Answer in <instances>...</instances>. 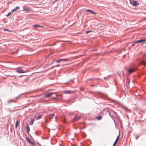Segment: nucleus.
Returning <instances> with one entry per match:
<instances>
[{"mask_svg": "<svg viewBox=\"0 0 146 146\" xmlns=\"http://www.w3.org/2000/svg\"><path fill=\"white\" fill-rule=\"evenodd\" d=\"M16 71L17 72L19 73H25L26 72L20 68H17Z\"/></svg>", "mask_w": 146, "mask_h": 146, "instance_id": "f257e3e1", "label": "nucleus"}, {"mask_svg": "<svg viewBox=\"0 0 146 146\" xmlns=\"http://www.w3.org/2000/svg\"><path fill=\"white\" fill-rule=\"evenodd\" d=\"M146 41V39H141L135 42V43H144Z\"/></svg>", "mask_w": 146, "mask_h": 146, "instance_id": "f03ea898", "label": "nucleus"}, {"mask_svg": "<svg viewBox=\"0 0 146 146\" xmlns=\"http://www.w3.org/2000/svg\"><path fill=\"white\" fill-rule=\"evenodd\" d=\"M58 93V92H54V93H49L46 95H45L44 97H50L51 96V95L52 94H56V93Z\"/></svg>", "mask_w": 146, "mask_h": 146, "instance_id": "7ed1b4c3", "label": "nucleus"}, {"mask_svg": "<svg viewBox=\"0 0 146 146\" xmlns=\"http://www.w3.org/2000/svg\"><path fill=\"white\" fill-rule=\"evenodd\" d=\"M119 135H118V136L117 137L116 139V140L115 141V142H114V143H113V146H115L116 143L117 142V141H118L119 140Z\"/></svg>", "mask_w": 146, "mask_h": 146, "instance_id": "20e7f679", "label": "nucleus"}, {"mask_svg": "<svg viewBox=\"0 0 146 146\" xmlns=\"http://www.w3.org/2000/svg\"><path fill=\"white\" fill-rule=\"evenodd\" d=\"M23 9L24 11H29L30 10L29 8L26 6L23 7Z\"/></svg>", "mask_w": 146, "mask_h": 146, "instance_id": "39448f33", "label": "nucleus"}, {"mask_svg": "<svg viewBox=\"0 0 146 146\" xmlns=\"http://www.w3.org/2000/svg\"><path fill=\"white\" fill-rule=\"evenodd\" d=\"M80 117V116H78L77 117L76 116L73 119V121H77L78 119H79Z\"/></svg>", "mask_w": 146, "mask_h": 146, "instance_id": "423d86ee", "label": "nucleus"}, {"mask_svg": "<svg viewBox=\"0 0 146 146\" xmlns=\"http://www.w3.org/2000/svg\"><path fill=\"white\" fill-rule=\"evenodd\" d=\"M135 71V70L132 69H130L129 70L128 72L129 74H131Z\"/></svg>", "mask_w": 146, "mask_h": 146, "instance_id": "0eeeda50", "label": "nucleus"}, {"mask_svg": "<svg viewBox=\"0 0 146 146\" xmlns=\"http://www.w3.org/2000/svg\"><path fill=\"white\" fill-rule=\"evenodd\" d=\"M67 60H68V59H60V60H58L56 62H57L59 63L62 60L66 61H67Z\"/></svg>", "mask_w": 146, "mask_h": 146, "instance_id": "6e6552de", "label": "nucleus"}, {"mask_svg": "<svg viewBox=\"0 0 146 146\" xmlns=\"http://www.w3.org/2000/svg\"><path fill=\"white\" fill-rule=\"evenodd\" d=\"M85 11L86 12H90L92 13V14H96V13L94 12H93L92 11H91L90 10L87 9V10H86Z\"/></svg>", "mask_w": 146, "mask_h": 146, "instance_id": "1a4fd4ad", "label": "nucleus"}, {"mask_svg": "<svg viewBox=\"0 0 146 146\" xmlns=\"http://www.w3.org/2000/svg\"><path fill=\"white\" fill-rule=\"evenodd\" d=\"M19 122H20V121L19 120H17L16 121V124H15V127L16 128L17 127L18 125L19 124Z\"/></svg>", "mask_w": 146, "mask_h": 146, "instance_id": "9d476101", "label": "nucleus"}, {"mask_svg": "<svg viewBox=\"0 0 146 146\" xmlns=\"http://www.w3.org/2000/svg\"><path fill=\"white\" fill-rule=\"evenodd\" d=\"M30 130V128L29 127V126L28 124L27 125V133H29V132Z\"/></svg>", "mask_w": 146, "mask_h": 146, "instance_id": "9b49d317", "label": "nucleus"}, {"mask_svg": "<svg viewBox=\"0 0 146 146\" xmlns=\"http://www.w3.org/2000/svg\"><path fill=\"white\" fill-rule=\"evenodd\" d=\"M102 118V117L100 115L98 116L96 118L98 120H100Z\"/></svg>", "mask_w": 146, "mask_h": 146, "instance_id": "f8f14e48", "label": "nucleus"}, {"mask_svg": "<svg viewBox=\"0 0 146 146\" xmlns=\"http://www.w3.org/2000/svg\"><path fill=\"white\" fill-rule=\"evenodd\" d=\"M33 26L34 27H41L42 28V26H40V25H34Z\"/></svg>", "mask_w": 146, "mask_h": 146, "instance_id": "ddd939ff", "label": "nucleus"}, {"mask_svg": "<svg viewBox=\"0 0 146 146\" xmlns=\"http://www.w3.org/2000/svg\"><path fill=\"white\" fill-rule=\"evenodd\" d=\"M27 140L30 143H31V144H32L33 145H34V143L33 142L30 141L29 139V138H27Z\"/></svg>", "mask_w": 146, "mask_h": 146, "instance_id": "4468645a", "label": "nucleus"}, {"mask_svg": "<svg viewBox=\"0 0 146 146\" xmlns=\"http://www.w3.org/2000/svg\"><path fill=\"white\" fill-rule=\"evenodd\" d=\"M54 113H52V114H51L50 115H49L50 116V119H52V117L54 116Z\"/></svg>", "mask_w": 146, "mask_h": 146, "instance_id": "2eb2a0df", "label": "nucleus"}, {"mask_svg": "<svg viewBox=\"0 0 146 146\" xmlns=\"http://www.w3.org/2000/svg\"><path fill=\"white\" fill-rule=\"evenodd\" d=\"M65 93L66 94H70L71 93V92L70 91H65Z\"/></svg>", "mask_w": 146, "mask_h": 146, "instance_id": "dca6fc26", "label": "nucleus"}, {"mask_svg": "<svg viewBox=\"0 0 146 146\" xmlns=\"http://www.w3.org/2000/svg\"><path fill=\"white\" fill-rule=\"evenodd\" d=\"M133 4L134 5L136 6L137 5V3L136 1H133Z\"/></svg>", "mask_w": 146, "mask_h": 146, "instance_id": "f3484780", "label": "nucleus"}, {"mask_svg": "<svg viewBox=\"0 0 146 146\" xmlns=\"http://www.w3.org/2000/svg\"><path fill=\"white\" fill-rule=\"evenodd\" d=\"M11 12H9V13H8V14H7V15H6V16H7V17H8L9 16L11 15Z\"/></svg>", "mask_w": 146, "mask_h": 146, "instance_id": "a211bd4d", "label": "nucleus"}, {"mask_svg": "<svg viewBox=\"0 0 146 146\" xmlns=\"http://www.w3.org/2000/svg\"><path fill=\"white\" fill-rule=\"evenodd\" d=\"M90 32H92V31H87L85 33L86 34H88L89 33H90Z\"/></svg>", "mask_w": 146, "mask_h": 146, "instance_id": "6ab92c4d", "label": "nucleus"}, {"mask_svg": "<svg viewBox=\"0 0 146 146\" xmlns=\"http://www.w3.org/2000/svg\"><path fill=\"white\" fill-rule=\"evenodd\" d=\"M142 63L144 65L146 64V61H143Z\"/></svg>", "mask_w": 146, "mask_h": 146, "instance_id": "aec40b11", "label": "nucleus"}, {"mask_svg": "<svg viewBox=\"0 0 146 146\" xmlns=\"http://www.w3.org/2000/svg\"><path fill=\"white\" fill-rule=\"evenodd\" d=\"M41 117H42V115L38 116L37 118V119H40L41 118Z\"/></svg>", "mask_w": 146, "mask_h": 146, "instance_id": "412c9836", "label": "nucleus"}, {"mask_svg": "<svg viewBox=\"0 0 146 146\" xmlns=\"http://www.w3.org/2000/svg\"><path fill=\"white\" fill-rule=\"evenodd\" d=\"M16 11V9H14L13 10H12L11 11V12L12 13H13L14 12V11Z\"/></svg>", "mask_w": 146, "mask_h": 146, "instance_id": "4be33fe9", "label": "nucleus"}, {"mask_svg": "<svg viewBox=\"0 0 146 146\" xmlns=\"http://www.w3.org/2000/svg\"><path fill=\"white\" fill-rule=\"evenodd\" d=\"M19 9V7L17 6L16 7L15 9L17 10V9Z\"/></svg>", "mask_w": 146, "mask_h": 146, "instance_id": "5701e85b", "label": "nucleus"}, {"mask_svg": "<svg viewBox=\"0 0 146 146\" xmlns=\"http://www.w3.org/2000/svg\"><path fill=\"white\" fill-rule=\"evenodd\" d=\"M32 123L30 124V125H31L33 124V123L34 120L32 119Z\"/></svg>", "mask_w": 146, "mask_h": 146, "instance_id": "b1692460", "label": "nucleus"}, {"mask_svg": "<svg viewBox=\"0 0 146 146\" xmlns=\"http://www.w3.org/2000/svg\"><path fill=\"white\" fill-rule=\"evenodd\" d=\"M4 30L5 31H9V30L8 29H5Z\"/></svg>", "mask_w": 146, "mask_h": 146, "instance_id": "393cba45", "label": "nucleus"}, {"mask_svg": "<svg viewBox=\"0 0 146 146\" xmlns=\"http://www.w3.org/2000/svg\"><path fill=\"white\" fill-rule=\"evenodd\" d=\"M56 66H59V65H56Z\"/></svg>", "mask_w": 146, "mask_h": 146, "instance_id": "a878e982", "label": "nucleus"}, {"mask_svg": "<svg viewBox=\"0 0 146 146\" xmlns=\"http://www.w3.org/2000/svg\"><path fill=\"white\" fill-rule=\"evenodd\" d=\"M58 96H61V95H58ZM56 96H58V95H56Z\"/></svg>", "mask_w": 146, "mask_h": 146, "instance_id": "bb28decb", "label": "nucleus"}, {"mask_svg": "<svg viewBox=\"0 0 146 146\" xmlns=\"http://www.w3.org/2000/svg\"><path fill=\"white\" fill-rule=\"evenodd\" d=\"M56 121H57V119H57V117H56Z\"/></svg>", "mask_w": 146, "mask_h": 146, "instance_id": "cd10ccee", "label": "nucleus"}, {"mask_svg": "<svg viewBox=\"0 0 146 146\" xmlns=\"http://www.w3.org/2000/svg\"><path fill=\"white\" fill-rule=\"evenodd\" d=\"M32 146H33V145H32Z\"/></svg>", "mask_w": 146, "mask_h": 146, "instance_id": "c85d7f7f", "label": "nucleus"}]
</instances>
